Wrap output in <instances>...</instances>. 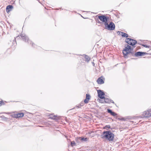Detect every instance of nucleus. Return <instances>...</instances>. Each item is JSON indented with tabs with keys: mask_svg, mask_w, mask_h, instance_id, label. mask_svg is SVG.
I'll list each match as a JSON object with an SVG mask.
<instances>
[{
	"mask_svg": "<svg viewBox=\"0 0 151 151\" xmlns=\"http://www.w3.org/2000/svg\"><path fill=\"white\" fill-rule=\"evenodd\" d=\"M103 139H105L110 141H112L114 137V134L111 131H104L103 134L101 135Z\"/></svg>",
	"mask_w": 151,
	"mask_h": 151,
	"instance_id": "1",
	"label": "nucleus"
},
{
	"mask_svg": "<svg viewBox=\"0 0 151 151\" xmlns=\"http://www.w3.org/2000/svg\"><path fill=\"white\" fill-rule=\"evenodd\" d=\"M102 22H104V25L106 29L109 30H113L115 29V25L113 23L111 22L109 24L107 23L108 19H100Z\"/></svg>",
	"mask_w": 151,
	"mask_h": 151,
	"instance_id": "2",
	"label": "nucleus"
},
{
	"mask_svg": "<svg viewBox=\"0 0 151 151\" xmlns=\"http://www.w3.org/2000/svg\"><path fill=\"white\" fill-rule=\"evenodd\" d=\"M125 42L127 43L128 44L132 46L135 45L137 42L136 40L130 38L126 39Z\"/></svg>",
	"mask_w": 151,
	"mask_h": 151,
	"instance_id": "3",
	"label": "nucleus"
},
{
	"mask_svg": "<svg viewBox=\"0 0 151 151\" xmlns=\"http://www.w3.org/2000/svg\"><path fill=\"white\" fill-rule=\"evenodd\" d=\"M21 37L22 39L24 41L28 42V43H30V44H32V46H34L33 45H34L35 44L33 42H32V41L29 40L27 36L23 34H22L21 35Z\"/></svg>",
	"mask_w": 151,
	"mask_h": 151,
	"instance_id": "4",
	"label": "nucleus"
},
{
	"mask_svg": "<svg viewBox=\"0 0 151 151\" xmlns=\"http://www.w3.org/2000/svg\"><path fill=\"white\" fill-rule=\"evenodd\" d=\"M124 56L125 58L128 57L132 58V56H134V53L133 51H130L128 52L125 53V54Z\"/></svg>",
	"mask_w": 151,
	"mask_h": 151,
	"instance_id": "5",
	"label": "nucleus"
},
{
	"mask_svg": "<svg viewBox=\"0 0 151 151\" xmlns=\"http://www.w3.org/2000/svg\"><path fill=\"white\" fill-rule=\"evenodd\" d=\"M143 117H150L151 116V110H149L144 112L143 114Z\"/></svg>",
	"mask_w": 151,
	"mask_h": 151,
	"instance_id": "6",
	"label": "nucleus"
},
{
	"mask_svg": "<svg viewBox=\"0 0 151 151\" xmlns=\"http://www.w3.org/2000/svg\"><path fill=\"white\" fill-rule=\"evenodd\" d=\"M97 17H98V19H109V18L110 17L109 15L107 16L105 15H102L99 16L97 15L96 16V18H95V19L97 18ZM110 18H111V17Z\"/></svg>",
	"mask_w": 151,
	"mask_h": 151,
	"instance_id": "7",
	"label": "nucleus"
},
{
	"mask_svg": "<svg viewBox=\"0 0 151 151\" xmlns=\"http://www.w3.org/2000/svg\"><path fill=\"white\" fill-rule=\"evenodd\" d=\"M98 96L101 99H104V95H105L104 93L101 90H98L97 91Z\"/></svg>",
	"mask_w": 151,
	"mask_h": 151,
	"instance_id": "8",
	"label": "nucleus"
},
{
	"mask_svg": "<svg viewBox=\"0 0 151 151\" xmlns=\"http://www.w3.org/2000/svg\"><path fill=\"white\" fill-rule=\"evenodd\" d=\"M147 54V53L146 52H138L134 53V56L136 57H138L143 56Z\"/></svg>",
	"mask_w": 151,
	"mask_h": 151,
	"instance_id": "9",
	"label": "nucleus"
},
{
	"mask_svg": "<svg viewBox=\"0 0 151 151\" xmlns=\"http://www.w3.org/2000/svg\"><path fill=\"white\" fill-rule=\"evenodd\" d=\"M13 8V6L12 5H9L7 6L6 8V12H7L8 13L12 10Z\"/></svg>",
	"mask_w": 151,
	"mask_h": 151,
	"instance_id": "10",
	"label": "nucleus"
},
{
	"mask_svg": "<svg viewBox=\"0 0 151 151\" xmlns=\"http://www.w3.org/2000/svg\"><path fill=\"white\" fill-rule=\"evenodd\" d=\"M104 102L105 103H114V102L113 100L110 99L108 98H105L104 97Z\"/></svg>",
	"mask_w": 151,
	"mask_h": 151,
	"instance_id": "11",
	"label": "nucleus"
},
{
	"mask_svg": "<svg viewBox=\"0 0 151 151\" xmlns=\"http://www.w3.org/2000/svg\"><path fill=\"white\" fill-rule=\"evenodd\" d=\"M96 81L98 84H101L104 83V81L101 78V77L99 78Z\"/></svg>",
	"mask_w": 151,
	"mask_h": 151,
	"instance_id": "12",
	"label": "nucleus"
},
{
	"mask_svg": "<svg viewBox=\"0 0 151 151\" xmlns=\"http://www.w3.org/2000/svg\"><path fill=\"white\" fill-rule=\"evenodd\" d=\"M107 111L108 113H110V114L113 116H115L117 115L116 113L112 111L110 109H108Z\"/></svg>",
	"mask_w": 151,
	"mask_h": 151,
	"instance_id": "13",
	"label": "nucleus"
},
{
	"mask_svg": "<svg viewBox=\"0 0 151 151\" xmlns=\"http://www.w3.org/2000/svg\"><path fill=\"white\" fill-rule=\"evenodd\" d=\"M24 114L23 113H20L15 115V117L16 118L21 117L24 116Z\"/></svg>",
	"mask_w": 151,
	"mask_h": 151,
	"instance_id": "14",
	"label": "nucleus"
},
{
	"mask_svg": "<svg viewBox=\"0 0 151 151\" xmlns=\"http://www.w3.org/2000/svg\"><path fill=\"white\" fill-rule=\"evenodd\" d=\"M130 51L129 50L127 47H126L125 48V49L123 50V54L124 55L125 54V53L127 52H130Z\"/></svg>",
	"mask_w": 151,
	"mask_h": 151,
	"instance_id": "15",
	"label": "nucleus"
},
{
	"mask_svg": "<svg viewBox=\"0 0 151 151\" xmlns=\"http://www.w3.org/2000/svg\"><path fill=\"white\" fill-rule=\"evenodd\" d=\"M78 139L82 141L86 142L88 140V138L87 137L84 138V137H79Z\"/></svg>",
	"mask_w": 151,
	"mask_h": 151,
	"instance_id": "16",
	"label": "nucleus"
},
{
	"mask_svg": "<svg viewBox=\"0 0 151 151\" xmlns=\"http://www.w3.org/2000/svg\"><path fill=\"white\" fill-rule=\"evenodd\" d=\"M85 61L88 63L89 62L91 59L87 55H85Z\"/></svg>",
	"mask_w": 151,
	"mask_h": 151,
	"instance_id": "17",
	"label": "nucleus"
},
{
	"mask_svg": "<svg viewBox=\"0 0 151 151\" xmlns=\"http://www.w3.org/2000/svg\"><path fill=\"white\" fill-rule=\"evenodd\" d=\"M121 33L122 34V37L127 38L128 37V35L125 33L122 32V33Z\"/></svg>",
	"mask_w": 151,
	"mask_h": 151,
	"instance_id": "18",
	"label": "nucleus"
},
{
	"mask_svg": "<svg viewBox=\"0 0 151 151\" xmlns=\"http://www.w3.org/2000/svg\"><path fill=\"white\" fill-rule=\"evenodd\" d=\"M70 145L72 147H73L76 145V144L75 143L74 141H73L71 142Z\"/></svg>",
	"mask_w": 151,
	"mask_h": 151,
	"instance_id": "19",
	"label": "nucleus"
},
{
	"mask_svg": "<svg viewBox=\"0 0 151 151\" xmlns=\"http://www.w3.org/2000/svg\"><path fill=\"white\" fill-rule=\"evenodd\" d=\"M127 47L130 51H132L133 50L132 48H131V47L130 45H127Z\"/></svg>",
	"mask_w": 151,
	"mask_h": 151,
	"instance_id": "20",
	"label": "nucleus"
},
{
	"mask_svg": "<svg viewBox=\"0 0 151 151\" xmlns=\"http://www.w3.org/2000/svg\"><path fill=\"white\" fill-rule=\"evenodd\" d=\"M90 98H91V96L89 94H86V99L89 100L90 99Z\"/></svg>",
	"mask_w": 151,
	"mask_h": 151,
	"instance_id": "21",
	"label": "nucleus"
},
{
	"mask_svg": "<svg viewBox=\"0 0 151 151\" xmlns=\"http://www.w3.org/2000/svg\"><path fill=\"white\" fill-rule=\"evenodd\" d=\"M89 100L86 99V98L84 100V102L86 104H87L88 103V100Z\"/></svg>",
	"mask_w": 151,
	"mask_h": 151,
	"instance_id": "22",
	"label": "nucleus"
},
{
	"mask_svg": "<svg viewBox=\"0 0 151 151\" xmlns=\"http://www.w3.org/2000/svg\"><path fill=\"white\" fill-rule=\"evenodd\" d=\"M50 118L51 119H55V118H56V116H54L53 117L50 116Z\"/></svg>",
	"mask_w": 151,
	"mask_h": 151,
	"instance_id": "23",
	"label": "nucleus"
},
{
	"mask_svg": "<svg viewBox=\"0 0 151 151\" xmlns=\"http://www.w3.org/2000/svg\"><path fill=\"white\" fill-rule=\"evenodd\" d=\"M142 45L143 47H146V48H149V47H150V46H147V45Z\"/></svg>",
	"mask_w": 151,
	"mask_h": 151,
	"instance_id": "24",
	"label": "nucleus"
},
{
	"mask_svg": "<svg viewBox=\"0 0 151 151\" xmlns=\"http://www.w3.org/2000/svg\"><path fill=\"white\" fill-rule=\"evenodd\" d=\"M96 23H99V24H100L102 23V22H101L99 21V19H96Z\"/></svg>",
	"mask_w": 151,
	"mask_h": 151,
	"instance_id": "25",
	"label": "nucleus"
},
{
	"mask_svg": "<svg viewBox=\"0 0 151 151\" xmlns=\"http://www.w3.org/2000/svg\"><path fill=\"white\" fill-rule=\"evenodd\" d=\"M121 33H122V32L118 31L117 32V33L118 35H122V34Z\"/></svg>",
	"mask_w": 151,
	"mask_h": 151,
	"instance_id": "26",
	"label": "nucleus"
},
{
	"mask_svg": "<svg viewBox=\"0 0 151 151\" xmlns=\"http://www.w3.org/2000/svg\"><path fill=\"white\" fill-rule=\"evenodd\" d=\"M105 128H110V126L109 125H106L105 126Z\"/></svg>",
	"mask_w": 151,
	"mask_h": 151,
	"instance_id": "27",
	"label": "nucleus"
},
{
	"mask_svg": "<svg viewBox=\"0 0 151 151\" xmlns=\"http://www.w3.org/2000/svg\"><path fill=\"white\" fill-rule=\"evenodd\" d=\"M93 131H90V132H89L88 133V134H91V133H93Z\"/></svg>",
	"mask_w": 151,
	"mask_h": 151,
	"instance_id": "28",
	"label": "nucleus"
},
{
	"mask_svg": "<svg viewBox=\"0 0 151 151\" xmlns=\"http://www.w3.org/2000/svg\"><path fill=\"white\" fill-rule=\"evenodd\" d=\"M18 37H16V38H18ZM15 39H16V38H15H15H14V40H15Z\"/></svg>",
	"mask_w": 151,
	"mask_h": 151,
	"instance_id": "29",
	"label": "nucleus"
},
{
	"mask_svg": "<svg viewBox=\"0 0 151 151\" xmlns=\"http://www.w3.org/2000/svg\"><path fill=\"white\" fill-rule=\"evenodd\" d=\"M1 103H0V106L1 105Z\"/></svg>",
	"mask_w": 151,
	"mask_h": 151,
	"instance_id": "30",
	"label": "nucleus"
},
{
	"mask_svg": "<svg viewBox=\"0 0 151 151\" xmlns=\"http://www.w3.org/2000/svg\"><path fill=\"white\" fill-rule=\"evenodd\" d=\"M80 15H81H81V14H80Z\"/></svg>",
	"mask_w": 151,
	"mask_h": 151,
	"instance_id": "31",
	"label": "nucleus"
},
{
	"mask_svg": "<svg viewBox=\"0 0 151 151\" xmlns=\"http://www.w3.org/2000/svg\"><path fill=\"white\" fill-rule=\"evenodd\" d=\"M84 19H86L87 18H84Z\"/></svg>",
	"mask_w": 151,
	"mask_h": 151,
	"instance_id": "32",
	"label": "nucleus"
}]
</instances>
